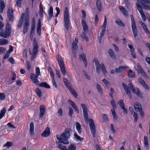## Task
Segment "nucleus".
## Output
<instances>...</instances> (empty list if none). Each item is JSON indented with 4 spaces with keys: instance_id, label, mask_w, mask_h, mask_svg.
Masks as SVG:
<instances>
[{
    "instance_id": "obj_1",
    "label": "nucleus",
    "mask_w": 150,
    "mask_h": 150,
    "mask_svg": "<svg viewBox=\"0 0 150 150\" xmlns=\"http://www.w3.org/2000/svg\"><path fill=\"white\" fill-rule=\"evenodd\" d=\"M70 135V133L69 131H65L60 136L59 135H57L56 137L59 142L67 144L69 143L68 139L69 138Z\"/></svg>"
},
{
    "instance_id": "obj_2",
    "label": "nucleus",
    "mask_w": 150,
    "mask_h": 150,
    "mask_svg": "<svg viewBox=\"0 0 150 150\" xmlns=\"http://www.w3.org/2000/svg\"><path fill=\"white\" fill-rule=\"evenodd\" d=\"M93 62L95 63V66L96 67V72L99 73L100 71V68L103 74H106V70L104 64L102 63L99 64L98 60L97 59H95L93 60Z\"/></svg>"
},
{
    "instance_id": "obj_3",
    "label": "nucleus",
    "mask_w": 150,
    "mask_h": 150,
    "mask_svg": "<svg viewBox=\"0 0 150 150\" xmlns=\"http://www.w3.org/2000/svg\"><path fill=\"white\" fill-rule=\"evenodd\" d=\"M64 26L67 30H68L69 26L70 21L69 19V13L67 8H65L64 10Z\"/></svg>"
},
{
    "instance_id": "obj_4",
    "label": "nucleus",
    "mask_w": 150,
    "mask_h": 150,
    "mask_svg": "<svg viewBox=\"0 0 150 150\" xmlns=\"http://www.w3.org/2000/svg\"><path fill=\"white\" fill-rule=\"evenodd\" d=\"M29 13L28 12V8H27L26 9V12L25 13H23L21 15L20 18V21L22 23L23 19L25 20V22L24 25V27H27L29 25Z\"/></svg>"
},
{
    "instance_id": "obj_5",
    "label": "nucleus",
    "mask_w": 150,
    "mask_h": 150,
    "mask_svg": "<svg viewBox=\"0 0 150 150\" xmlns=\"http://www.w3.org/2000/svg\"><path fill=\"white\" fill-rule=\"evenodd\" d=\"M129 88L132 91V92L134 93L139 97L142 98L144 97L143 94L137 88H134L131 81H129L128 84Z\"/></svg>"
},
{
    "instance_id": "obj_6",
    "label": "nucleus",
    "mask_w": 150,
    "mask_h": 150,
    "mask_svg": "<svg viewBox=\"0 0 150 150\" xmlns=\"http://www.w3.org/2000/svg\"><path fill=\"white\" fill-rule=\"evenodd\" d=\"M11 29L9 24L7 23L6 25L5 30H2L0 33V36L4 38H6L11 34Z\"/></svg>"
},
{
    "instance_id": "obj_7",
    "label": "nucleus",
    "mask_w": 150,
    "mask_h": 150,
    "mask_svg": "<svg viewBox=\"0 0 150 150\" xmlns=\"http://www.w3.org/2000/svg\"><path fill=\"white\" fill-rule=\"evenodd\" d=\"M63 80L65 85L72 93V95L74 97L76 98L77 96V93L75 90L73 89L69 84L70 83L69 81L67 80V79L65 78H64L63 79Z\"/></svg>"
},
{
    "instance_id": "obj_8",
    "label": "nucleus",
    "mask_w": 150,
    "mask_h": 150,
    "mask_svg": "<svg viewBox=\"0 0 150 150\" xmlns=\"http://www.w3.org/2000/svg\"><path fill=\"white\" fill-rule=\"evenodd\" d=\"M88 124L91 132L93 136H95L96 132V128L94 122L91 119H89L87 120Z\"/></svg>"
},
{
    "instance_id": "obj_9",
    "label": "nucleus",
    "mask_w": 150,
    "mask_h": 150,
    "mask_svg": "<svg viewBox=\"0 0 150 150\" xmlns=\"http://www.w3.org/2000/svg\"><path fill=\"white\" fill-rule=\"evenodd\" d=\"M33 49L32 58H35V56L36 55L38 51V45L35 38H34L33 42Z\"/></svg>"
},
{
    "instance_id": "obj_10",
    "label": "nucleus",
    "mask_w": 150,
    "mask_h": 150,
    "mask_svg": "<svg viewBox=\"0 0 150 150\" xmlns=\"http://www.w3.org/2000/svg\"><path fill=\"white\" fill-rule=\"evenodd\" d=\"M132 21V27L133 33L134 36L136 37L137 36V30L136 28L135 21L132 15H130Z\"/></svg>"
},
{
    "instance_id": "obj_11",
    "label": "nucleus",
    "mask_w": 150,
    "mask_h": 150,
    "mask_svg": "<svg viewBox=\"0 0 150 150\" xmlns=\"http://www.w3.org/2000/svg\"><path fill=\"white\" fill-rule=\"evenodd\" d=\"M107 24V19L106 17L105 16L104 23L102 25L100 26L99 29V32H100V34L99 38H101L103 35L104 33L105 28Z\"/></svg>"
},
{
    "instance_id": "obj_12",
    "label": "nucleus",
    "mask_w": 150,
    "mask_h": 150,
    "mask_svg": "<svg viewBox=\"0 0 150 150\" xmlns=\"http://www.w3.org/2000/svg\"><path fill=\"white\" fill-rule=\"evenodd\" d=\"M78 42V39L76 38L74 41L73 42L71 45V49L72 52L74 53H75L78 48L77 43Z\"/></svg>"
},
{
    "instance_id": "obj_13",
    "label": "nucleus",
    "mask_w": 150,
    "mask_h": 150,
    "mask_svg": "<svg viewBox=\"0 0 150 150\" xmlns=\"http://www.w3.org/2000/svg\"><path fill=\"white\" fill-rule=\"evenodd\" d=\"M137 8L138 10L139 11V12L140 13V15L142 17V19L145 22L146 19V15H145L143 12V10L141 7L139 6L138 4H137Z\"/></svg>"
},
{
    "instance_id": "obj_14",
    "label": "nucleus",
    "mask_w": 150,
    "mask_h": 150,
    "mask_svg": "<svg viewBox=\"0 0 150 150\" xmlns=\"http://www.w3.org/2000/svg\"><path fill=\"white\" fill-rule=\"evenodd\" d=\"M136 66L137 67V71L138 74H142V75L145 77H146L147 76L146 75L145 72L143 71L142 69V68L141 65L139 64V63H138L136 64Z\"/></svg>"
},
{
    "instance_id": "obj_15",
    "label": "nucleus",
    "mask_w": 150,
    "mask_h": 150,
    "mask_svg": "<svg viewBox=\"0 0 150 150\" xmlns=\"http://www.w3.org/2000/svg\"><path fill=\"white\" fill-rule=\"evenodd\" d=\"M30 77L34 84L36 85H38L39 81L37 79L38 76H35L34 74L31 73L30 75Z\"/></svg>"
},
{
    "instance_id": "obj_16",
    "label": "nucleus",
    "mask_w": 150,
    "mask_h": 150,
    "mask_svg": "<svg viewBox=\"0 0 150 150\" xmlns=\"http://www.w3.org/2000/svg\"><path fill=\"white\" fill-rule=\"evenodd\" d=\"M138 81L145 89L146 90L149 89L148 85L146 83L144 80L141 78H139L138 79Z\"/></svg>"
},
{
    "instance_id": "obj_17",
    "label": "nucleus",
    "mask_w": 150,
    "mask_h": 150,
    "mask_svg": "<svg viewBox=\"0 0 150 150\" xmlns=\"http://www.w3.org/2000/svg\"><path fill=\"white\" fill-rule=\"evenodd\" d=\"M7 15L8 19L11 21H12L13 18V11L12 8L10 7L7 11Z\"/></svg>"
},
{
    "instance_id": "obj_18",
    "label": "nucleus",
    "mask_w": 150,
    "mask_h": 150,
    "mask_svg": "<svg viewBox=\"0 0 150 150\" xmlns=\"http://www.w3.org/2000/svg\"><path fill=\"white\" fill-rule=\"evenodd\" d=\"M122 86L123 87L126 94L130 98H132V96L131 95L130 91L129 89V87H127V85L124 83H122Z\"/></svg>"
},
{
    "instance_id": "obj_19",
    "label": "nucleus",
    "mask_w": 150,
    "mask_h": 150,
    "mask_svg": "<svg viewBox=\"0 0 150 150\" xmlns=\"http://www.w3.org/2000/svg\"><path fill=\"white\" fill-rule=\"evenodd\" d=\"M139 23L142 25L145 33L147 35H149L150 34V32L148 29L145 24L141 21H139Z\"/></svg>"
},
{
    "instance_id": "obj_20",
    "label": "nucleus",
    "mask_w": 150,
    "mask_h": 150,
    "mask_svg": "<svg viewBox=\"0 0 150 150\" xmlns=\"http://www.w3.org/2000/svg\"><path fill=\"white\" fill-rule=\"evenodd\" d=\"M45 112V107L43 105H41L40 107V117H42Z\"/></svg>"
},
{
    "instance_id": "obj_21",
    "label": "nucleus",
    "mask_w": 150,
    "mask_h": 150,
    "mask_svg": "<svg viewBox=\"0 0 150 150\" xmlns=\"http://www.w3.org/2000/svg\"><path fill=\"white\" fill-rule=\"evenodd\" d=\"M137 4H138L139 6H140V4H150V0H137Z\"/></svg>"
},
{
    "instance_id": "obj_22",
    "label": "nucleus",
    "mask_w": 150,
    "mask_h": 150,
    "mask_svg": "<svg viewBox=\"0 0 150 150\" xmlns=\"http://www.w3.org/2000/svg\"><path fill=\"white\" fill-rule=\"evenodd\" d=\"M128 67L126 66H120L118 68L115 69V72L117 73H120L122 71L125 69H127Z\"/></svg>"
},
{
    "instance_id": "obj_23",
    "label": "nucleus",
    "mask_w": 150,
    "mask_h": 150,
    "mask_svg": "<svg viewBox=\"0 0 150 150\" xmlns=\"http://www.w3.org/2000/svg\"><path fill=\"white\" fill-rule=\"evenodd\" d=\"M50 130L48 127H47L45 131L41 135L44 137H47L50 135Z\"/></svg>"
},
{
    "instance_id": "obj_24",
    "label": "nucleus",
    "mask_w": 150,
    "mask_h": 150,
    "mask_svg": "<svg viewBox=\"0 0 150 150\" xmlns=\"http://www.w3.org/2000/svg\"><path fill=\"white\" fill-rule=\"evenodd\" d=\"M48 18L49 20H50L53 15V9L52 6H50L49 10L48 11Z\"/></svg>"
},
{
    "instance_id": "obj_25",
    "label": "nucleus",
    "mask_w": 150,
    "mask_h": 150,
    "mask_svg": "<svg viewBox=\"0 0 150 150\" xmlns=\"http://www.w3.org/2000/svg\"><path fill=\"white\" fill-rule=\"evenodd\" d=\"M41 27L40 19H39L38 20L36 29L37 32L40 36V35L41 33Z\"/></svg>"
},
{
    "instance_id": "obj_26",
    "label": "nucleus",
    "mask_w": 150,
    "mask_h": 150,
    "mask_svg": "<svg viewBox=\"0 0 150 150\" xmlns=\"http://www.w3.org/2000/svg\"><path fill=\"white\" fill-rule=\"evenodd\" d=\"M57 59L59 67L64 65L63 60L60 56L59 55H57Z\"/></svg>"
},
{
    "instance_id": "obj_27",
    "label": "nucleus",
    "mask_w": 150,
    "mask_h": 150,
    "mask_svg": "<svg viewBox=\"0 0 150 150\" xmlns=\"http://www.w3.org/2000/svg\"><path fill=\"white\" fill-rule=\"evenodd\" d=\"M134 109L136 111L140 110L139 108L142 109V107L140 103L139 102H136L134 104Z\"/></svg>"
},
{
    "instance_id": "obj_28",
    "label": "nucleus",
    "mask_w": 150,
    "mask_h": 150,
    "mask_svg": "<svg viewBox=\"0 0 150 150\" xmlns=\"http://www.w3.org/2000/svg\"><path fill=\"white\" fill-rule=\"evenodd\" d=\"M144 147L146 148H148L149 145L148 140L147 137L145 135L144 137Z\"/></svg>"
},
{
    "instance_id": "obj_29",
    "label": "nucleus",
    "mask_w": 150,
    "mask_h": 150,
    "mask_svg": "<svg viewBox=\"0 0 150 150\" xmlns=\"http://www.w3.org/2000/svg\"><path fill=\"white\" fill-rule=\"evenodd\" d=\"M69 102L72 107L76 110V112H79V110L78 109L77 106L76 105L75 103L70 100H69Z\"/></svg>"
},
{
    "instance_id": "obj_30",
    "label": "nucleus",
    "mask_w": 150,
    "mask_h": 150,
    "mask_svg": "<svg viewBox=\"0 0 150 150\" xmlns=\"http://www.w3.org/2000/svg\"><path fill=\"white\" fill-rule=\"evenodd\" d=\"M34 123L33 122H31L30 123V133L31 135H34L33 131H34Z\"/></svg>"
},
{
    "instance_id": "obj_31",
    "label": "nucleus",
    "mask_w": 150,
    "mask_h": 150,
    "mask_svg": "<svg viewBox=\"0 0 150 150\" xmlns=\"http://www.w3.org/2000/svg\"><path fill=\"white\" fill-rule=\"evenodd\" d=\"M5 7V4L3 0L0 1V13H2L3 11V9Z\"/></svg>"
},
{
    "instance_id": "obj_32",
    "label": "nucleus",
    "mask_w": 150,
    "mask_h": 150,
    "mask_svg": "<svg viewBox=\"0 0 150 150\" xmlns=\"http://www.w3.org/2000/svg\"><path fill=\"white\" fill-rule=\"evenodd\" d=\"M119 8L124 15L125 16L127 15V11L122 6H120Z\"/></svg>"
},
{
    "instance_id": "obj_33",
    "label": "nucleus",
    "mask_w": 150,
    "mask_h": 150,
    "mask_svg": "<svg viewBox=\"0 0 150 150\" xmlns=\"http://www.w3.org/2000/svg\"><path fill=\"white\" fill-rule=\"evenodd\" d=\"M115 22L119 26L124 27L125 26L124 24L119 19H117L115 21Z\"/></svg>"
},
{
    "instance_id": "obj_34",
    "label": "nucleus",
    "mask_w": 150,
    "mask_h": 150,
    "mask_svg": "<svg viewBox=\"0 0 150 150\" xmlns=\"http://www.w3.org/2000/svg\"><path fill=\"white\" fill-rule=\"evenodd\" d=\"M76 128L78 131L79 133H80L81 132V125L78 122H76L75 123Z\"/></svg>"
},
{
    "instance_id": "obj_35",
    "label": "nucleus",
    "mask_w": 150,
    "mask_h": 150,
    "mask_svg": "<svg viewBox=\"0 0 150 150\" xmlns=\"http://www.w3.org/2000/svg\"><path fill=\"white\" fill-rule=\"evenodd\" d=\"M128 76L130 78H134L135 77V74L131 70H129L128 74Z\"/></svg>"
},
{
    "instance_id": "obj_36",
    "label": "nucleus",
    "mask_w": 150,
    "mask_h": 150,
    "mask_svg": "<svg viewBox=\"0 0 150 150\" xmlns=\"http://www.w3.org/2000/svg\"><path fill=\"white\" fill-rule=\"evenodd\" d=\"M108 53L111 58L112 59L115 58V56L114 53L113 51L111 49H109L108 51Z\"/></svg>"
},
{
    "instance_id": "obj_37",
    "label": "nucleus",
    "mask_w": 150,
    "mask_h": 150,
    "mask_svg": "<svg viewBox=\"0 0 150 150\" xmlns=\"http://www.w3.org/2000/svg\"><path fill=\"white\" fill-rule=\"evenodd\" d=\"M97 7L98 10L100 11L102 8L101 2L100 0H97L96 2Z\"/></svg>"
},
{
    "instance_id": "obj_38",
    "label": "nucleus",
    "mask_w": 150,
    "mask_h": 150,
    "mask_svg": "<svg viewBox=\"0 0 150 150\" xmlns=\"http://www.w3.org/2000/svg\"><path fill=\"white\" fill-rule=\"evenodd\" d=\"M8 43V41L6 39L4 38L0 39V45H6Z\"/></svg>"
},
{
    "instance_id": "obj_39",
    "label": "nucleus",
    "mask_w": 150,
    "mask_h": 150,
    "mask_svg": "<svg viewBox=\"0 0 150 150\" xmlns=\"http://www.w3.org/2000/svg\"><path fill=\"white\" fill-rule=\"evenodd\" d=\"M6 109L4 108H3L1 110L0 112V120L3 117L6 113Z\"/></svg>"
},
{
    "instance_id": "obj_40",
    "label": "nucleus",
    "mask_w": 150,
    "mask_h": 150,
    "mask_svg": "<svg viewBox=\"0 0 150 150\" xmlns=\"http://www.w3.org/2000/svg\"><path fill=\"white\" fill-rule=\"evenodd\" d=\"M111 111L112 115H113V119L115 120H116L117 118V116L114 109V108L112 109Z\"/></svg>"
},
{
    "instance_id": "obj_41",
    "label": "nucleus",
    "mask_w": 150,
    "mask_h": 150,
    "mask_svg": "<svg viewBox=\"0 0 150 150\" xmlns=\"http://www.w3.org/2000/svg\"><path fill=\"white\" fill-rule=\"evenodd\" d=\"M39 85L40 86L44 87L47 88H50V86L46 82H41L39 84Z\"/></svg>"
},
{
    "instance_id": "obj_42",
    "label": "nucleus",
    "mask_w": 150,
    "mask_h": 150,
    "mask_svg": "<svg viewBox=\"0 0 150 150\" xmlns=\"http://www.w3.org/2000/svg\"><path fill=\"white\" fill-rule=\"evenodd\" d=\"M82 13L83 14L82 16V18L83 19H82L81 23L83 26V30H84V21L83 19L84 17V11L83 10L82 11Z\"/></svg>"
},
{
    "instance_id": "obj_43",
    "label": "nucleus",
    "mask_w": 150,
    "mask_h": 150,
    "mask_svg": "<svg viewBox=\"0 0 150 150\" xmlns=\"http://www.w3.org/2000/svg\"><path fill=\"white\" fill-rule=\"evenodd\" d=\"M76 146L75 144H71L70 145L68 148V150H75Z\"/></svg>"
},
{
    "instance_id": "obj_44",
    "label": "nucleus",
    "mask_w": 150,
    "mask_h": 150,
    "mask_svg": "<svg viewBox=\"0 0 150 150\" xmlns=\"http://www.w3.org/2000/svg\"><path fill=\"white\" fill-rule=\"evenodd\" d=\"M60 68L62 73L65 75L66 73V71L65 69V65L60 67Z\"/></svg>"
},
{
    "instance_id": "obj_45",
    "label": "nucleus",
    "mask_w": 150,
    "mask_h": 150,
    "mask_svg": "<svg viewBox=\"0 0 150 150\" xmlns=\"http://www.w3.org/2000/svg\"><path fill=\"white\" fill-rule=\"evenodd\" d=\"M74 138L77 141H82L83 139V138H82L78 136L76 134H74Z\"/></svg>"
},
{
    "instance_id": "obj_46",
    "label": "nucleus",
    "mask_w": 150,
    "mask_h": 150,
    "mask_svg": "<svg viewBox=\"0 0 150 150\" xmlns=\"http://www.w3.org/2000/svg\"><path fill=\"white\" fill-rule=\"evenodd\" d=\"M35 92L37 95L39 97L42 96V93L40 90L38 88H37L35 89Z\"/></svg>"
},
{
    "instance_id": "obj_47",
    "label": "nucleus",
    "mask_w": 150,
    "mask_h": 150,
    "mask_svg": "<svg viewBox=\"0 0 150 150\" xmlns=\"http://www.w3.org/2000/svg\"><path fill=\"white\" fill-rule=\"evenodd\" d=\"M132 115H133L134 121L137 122L138 119V116L137 113L136 112H134Z\"/></svg>"
},
{
    "instance_id": "obj_48",
    "label": "nucleus",
    "mask_w": 150,
    "mask_h": 150,
    "mask_svg": "<svg viewBox=\"0 0 150 150\" xmlns=\"http://www.w3.org/2000/svg\"><path fill=\"white\" fill-rule=\"evenodd\" d=\"M117 103L119 104L121 108L125 106L124 103V101L122 100H118Z\"/></svg>"
},
{
    "instance_id": "obj_49",
    "label": "nucleus",
    "mask_w": 150,
    "mask_h": 150,
    "mask_svg": "<svg viewBox=\"0 0 150 150\" xmlns=\"http://www.w3.org/2000/svg\"><path fill=\"white\" fill-rule=\"evenodd\" d=\"M102 81L104 84L105 86L106 87H108L110 85V83L106 80L105 79H104L102 80Z\"/></svg>"
},
{
    "instance_id": "obj_50",
    "label": "nucleus",
    "mask_w": 150,
    "mask_h": 150,
    "mask_svg": "<svg viewBox=\"0 0 150 150\" xmlns=\"http://www.w3.org/2000/svg\"><path fill=\"white\" fill-rule=\"evenodd\" d=\"M40 74V69L38 67H36L35 69V75L37 76H38Z\"/></svg>"
},
{
    "instance_id": "obj_51",
    "label": "nucleus",
    "mask_w": 150,
    "mask_h": 150,
    "mask_svg": "<svg viewBox=\"0 0 150 150\" xmlns=\"http://www.w3.org/2000/svg\"><path fill=\"white\" fill-rule=\"evenodd\" d=\"M79 59L81 61H82L83 62H84V54L83 53L81 54L79 56Z\"/></svg>"
},
{
    "instance_id": "obj_52",
    "label": "nucleus",
    "mask_w": 150,
    "mask_h": 150,
    "mask_svg": "<svg viewBox=\"0 0 150 150\" xmlns=\"http://www.w3.org/2000/svg\"><path fill=\"white\" fill-rule=\"evenodd\" d=\"M142 5L143 8L146 9L147 10H150V6L148 5H146L145 4H140V5Z\"/></svg>"
},
{
    "instance_id": "obj_53",
    "label": "nucleus",
    "mask_w": 150,
    "mask_h": 150,
    "mask_svg": "<svg viewBox=\"0 0 150 150\" xmlns=\"http://www.w3.org/2000/svg\"><path fill=\"white\" fill-rule=\"evenodd\" d=\"M140 110L138 111L140 113V116L141 117L143 118L144 117V114L143 111V110L142 108H139Z\"/></svg>"
},
{
    "instance_id": "obj_54",
    "label": "nucleus",
    "mask_w": 150,
    "mask_h": 150,
    "mask_svg": "<svg viewBox=\"0 0 150 150\" xmlns=\"http://www.w3.org/2000/svg\"><path fill=\"white\" fill-rule=\"evenodd\" d=\"M58 147L62 150H67L66 147L62 144H59Z\"/></svg>"
},
{
    "instance_id": "obj_55",
    "label": "nucleus",
    "mask_w": 150,
    "mask_h": 150,
    "mask_svg": "<svg viewBox=\"0 0 150 150\" xmlns=\"http://www.w3.org/2000/svg\"><path fill=\"white\" fill-rule=\"evenodd\" d=\"M110 103L114 108H115L116 107V105L115 104L114 100L113 98H112L110 101Z\"/></svg>"
},
{
    "instance_id": "obj_56",
    "label": "nucleus",
    "mask_w": 150,
    "mask_h": 150,
    "mask_svg": "<svg viewBox=\"0 0 150 150\" xmlns=\"http://www.w3.org/2000/svg\"><path fill=\"white\" fill-rule=\"evenodd\" d=\"M10 53V52H9V51H7L6 52L5 55L3 59L4 60L8 58L9 56Z\"/></svg>"
},
{
    "instance_id": "obj_57",
    "label": "nucleus",
    "mask_w": 150,
    "mask_h": 150,
    "mask_svg": "<svg viewBox=\"0 0 150 150\" xmlns=\"http://www.w3.org/2000/svg\"><path fill=\"white\" fill-rule=\"evenodd\" d=\"M22 0H16V5L17 6L20 7L21 6Z\"/></svg>"
},
{
    "instance_id": "obj_58",
    "label": "nucleus",
    "mask_w": 150,
    "mask_h": 150,
    "mask_svg": "<svg viewBox=\"0 0 150 150\" xmlns=\"http://www.w3.org/2000/svg\"><path fill=\"white\" fill-rule=\"evenodd\" d=\"M58 114L59 116H62L63 113V110L62 108H59L58 111Z\"/></svg>"
},
{
    "instance_id": "obj_59",
    "label": "nucleus",
    "mask_w": 150,
    "mask_h": 150,
    "mask_svg": "<svg viewBox=\"0 0 150 150\" xmlns=\"http://www.w3.org/2000/svg\"><path fill=\"white\" fill-rule=\"evenodd\" d=\"M35 30V25H33L31 26V30L30 32V35H32L34 33Z\"/></svg>"
},
{
    "instance_id": "obj_60",
    "label": "nucleus",
    "mask_w": 150,
    "mask_h": 150,
    "mask_svg": "<svg viewBox=\"0 0 150 150\" xmlns=\"http://www.w3.org/2000/svg\"><path fill=\"white\" fill-rule=\"evenodd\" d=\"M7 125L11 129H14L15 128V127L13 125H12L10 122L8 123Z\"/></svg>"
},
{
    "instance_id": "obj_61",
    "label": "nucleus",
    "mask_w": 150,
    "mask_h": 150,
    "mask_svg": "<svg viewBox=\"0 0 150 150\" xmlns=\"http://www.w3.org/2000/svg\"><path fill=\"white\" fill-rule=\"evenodd\" d=\"M12 144L13 143L12 142H8L6 143L5 146H7L8 147H9L11 146Z\"/></svg>"
},
{
    "instance_id": "obj_62",
    "label": "nucleus",
    "mask_w": 150,
    "mask_h": 150,
    "mask_svg": "<svg viewBox=\"0 0 150 150\" xmlns=\"http://www.w3.org/2000/svg\"><path fill=\"white\" fill-rule=\"evenodd\" d=\"M26 64L27 65V69L28 70H30L31 68V65L30 63L28 61H27L26 62Z\"/></svg>"
},
{
    "instance_id": "obj_63",
    "label": "nucleus",
    "mask_w": 150,
    "mask_h": 150,
    "mask_svg": "<svg viewBox=\"0 0 150 150\" xmlns=\"http://www.w3.org/2000/svg\"><path fill=\"white\" fill-rule=\"evenodd\" d=\"M5 98V96L4 93H0V100H4Z\"/></svg>"
},
{
    "instance_id": "obj_64",
    "label": "nucleus",
    "mask_w": 150,
    "mask_h": 150,
    "mask_svg": "<svg viewBox=\"0 0 150 150\" xmlns=\"http://www.w3.org/2000/svg\"><path fill=\"white\" fill-rule=\"evenodd\" d=\"M12 76L11 79L12 80H15L16 79V74L15 73L12 72L11 74Z\"/></svg>"
}]
</instances>
